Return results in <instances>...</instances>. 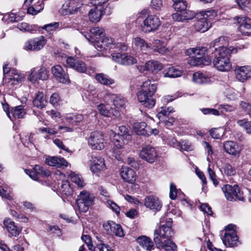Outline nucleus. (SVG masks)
Wrapping results in <instances>:
<instances>
[{
  "instance_id": "1",
  "label": "nucleus",
  "mask_w": 251,
  "mask_h": 251,
  "mask_svg": "<svg viewBox=\"0 0 251 251\" xmlns=\"http://www.w3.org/2000/svg\"><path fill=\"white\" fill-rule=\"evenodd\" d=\"M227 45L226 38L225 36H221L210 44L208 50L205 47H198L188 49L186 53L190 56L191 59L189 61V63L192 66H201V65H208L211 62V59L208 57H204L206 52L210 55L215 54L216 52H219L222 49H227L225 46Z\"/></svg>"
},
{
  "instance_id": "2",
  "label": "nucleus",
  "mask_w": 251,
  "mask_h": 251,
  "mask_svg": "<svg viewBox=\"0 0 251 251\" xmlns=\"http://www.w3.org/2000/svg\"><path fill=\"white\" fill-rule=\"evenodd\" d=\"M172 223L171 218L166 219L165 224H162L154 232L153 240L157 247L165 251H177L176 245L171 239L174 234Z\"/></svg>"
},
{
  "instance_id": "3",
  "label": "nucleus",
  "mask_w": 251,
  "mask_h": 251,
  "mask_svg": "<svg viewBox=\"0 0 251 251\" xmlns=\"http://www.w3.org/2000/svg\"><path fill=\"white\" fill-rule=\"evenodd\" d=\"M237 50L232 47L228 49H223L216 52L215 54L210 55L208 57L211 60L214 67L219 71L226 72L229 71L231 65L229 60V57L232 53H236Z\"/></svg>"
},
{
  "instance_id": "4",
  "label": "nucleus",
  "mask_w": 251,
  "mask_h": 251,
  "mask_svg": "<svg viewBox=\"0 0 251 251\" xmlns=\"http://www.w3.org/2000/svg\"><path fill=\"white\" fill-rule=\"evenodd\" d=\"M155 83H151L149 79L144 82L142 89L137 93V98L139 101L148 108L153 107L155 103V100L152 96L156 90Z\"/></svg>"
},
{
  "instance_id": "5",
  "label": "nucleus",
  "mask_w": 251,
  "mask_h": 251,
  "mask_svg": "<svg viewBox=\"0 0 251 251\" xmlns=\"http://www.w3.org/2000/svg\"><path fill=\"white\" fill-rule=\"evenodd\" d=\"M94 196L90 193L82 191L77 196L76 204L80 212H86L94 203Z\"/></svg>"
},
{
  "instance_id": "6",
  "label": "nucleus",
  "mask_w": 251,
  "mask_h": 251,
  "mask_svg": "<svg viewBox=\"0 0 251 251\" xmlns=\"http://www.w3.org/2000/svg\"><path fill=\"white\" fill-rule=\"evenodd\" d=\"M235 226L232 224L225 227L226 232L222 239L223 243L226 247H235L240 244L235 229Z\"/></svg>"
},
{
  "instance_id": "7",
  "label": "nucleus",
  "mask_w": 251,
  "mask_h": 251,
  "mask_svg": "<svg viewBox=\"0 0 251 251\" xmlns=\"http://www.w3.org/2000/svg\"><path fill=\"white\" fill-rule=\"evenodd\" d=\"M222 191L226 199L229 201H235L237 200L241 201H244L243 192L241 191L236 184L231 186L229 184L225 185L222 187Z\"/></svg>"
},
{
  "instance_id": "8",
  "label": "nucleus",
  "mask_w": 251,
  "mask_h": 251,
  "mask_svg": "<svg viewBox=\"0 0 251 251\" xmlns=\"http://www.w3.org/2000/svg\"><path fill=\"white\" fill-rule=\"evenodd\" d=\"M120 133L114 134L112 141L114 146L117 149H122L130 139V136L128 133V129L125 126L119 127Z\"/></svg>"
},
{
  "instance_id": "9",
  "label": "nucleus",
  "mask_w": 251,
  "mask_h": 251,
  "mask_svg": "<svg viewBox=\"0 0 251 251\" xmlns=\"http://www.w3.org/2000/svg\"><path fill=\"white\" fill-rule=\"evenodd\" d=\"M47 43V40L43 36L30 39L24 44L23 49L26 51H38L42 50Z\"/></svg>"
},
{
  "instance_id": "10",
  "label": "nucleus",
  "mask_w": 251,
  "mask_h": 251,
  "mask_svg": "<svg viewBox=\"0 0 251 251\" xmlns=\"http://www.w3.org/2000/svg\"><path fill=\"white\" fill-rule=\"evenodd\" d=\"M160 25L159 18L156 15H150L144 20L141 29L143 32L146 33L154 32L158 29Z\"/></svg>"
},
{
  "instance_id": "11",
  "label": "nucleus",
  "mask_w": 251,
  "mask_h": 251,
  "mask_svg": "<svg viewBox=\"0 0 251 251\" xmlns=\"http://www.w3.org/2000/svg\"><path fill=\"white\" fill-rule=\"evenodd\" d=\"M88 145L92 149L101 150L104 147V138L102 133L95 131L90 135L88 141Z\"/></svg>"
},
{
  "instance_id": "12",
  "label": "nucleus",
  "mask_w": 251,
  "mask_h": 251,
  "mask_svg": "<svg viewBox=\"0 0 251 251\" xmlns=\"http://www.w3.org/2000/svg\"><path fill=\"white\" fill-rule=\"evenodd\" d=\"M94 46L98 50H108L115 48H120L121 45L114 43V40L110 37H105L104 35L94 45Z\"/></svg>"
},
{
  "instance_id": "13",
  "label": "nucleus",
  "mask_w": 251,
  "mask_h": 251,
  "mask_svg": "<svg viewBox=\"0 0 251 251\" xmlns=\"http://www.w3.org/2000/svg\"><path fill=\"white\" fill-rule=\"evenodd\" d=\"M3 71L4 74L9 73V77H7V76H5L4 78L6 80L7 79L8 83L11 85H15L22 82L24 78V75L23 74H20L18 73L17 70L13 69L10 70L7 65H4L3 67Z\"/></svg>"
},
{
  "instance_id": "14",
  "label": "nucleus",
  "mask_w": 251,
  "mask_h": 251,
  "mask_svg": "<svg viewBox=\"0 0 251 251\" xmlns=\"http://www.w3.org/2000/svg\"><path fill=\"white\" fill-rule=\"evenodd\" d=\"M112 59L123 65H130L137 63V59L127 53L113 52L111 54Z\"/></svg>"
},
{
  "instance_id": "15",
  "label": "nucleus",
  "mask_w": 251,
  "mask_h": 251,
  "mask_svg": "<svg viewBox=\"0 0 251 251\" xmlns=\"http://www.w3.org/2000/svg\"><path fill=\"white\" fill-rule=\"evenodd\" d=\"M66 62L68 67L78 73H84L87 70L85 63L77 58L68 57L66 58Z\"/></svg>"
},
{
  "instance_id": "16",
  "label": "nucleus",
  "mask_w": 251,
  "mask_h": 251,
  "mask_svg": "<svg viewBox=\"0 0 251 251\" xmlns=\"http://www.w3.org/2000/svg\"><path fill=\"white\" fill-rule=\"evenodd\" d=\"M139 155L142 159L150 163L154 162L157 156L155 148L150 146H147L143 148Z\"/></svg>"
},
{
  "instance_id": "17",
  "label": "nucleus",
  "mask_w": 251,
  "mask_h": 251,
  "mask_svg": "<svg viewBox=\"0 0 251 251\" xmlns=\"http://www.w3.org/2000/svg\"><path fill=\"white\" fill-rule=\"evenodd\" d=\"M234 19L239 24V29L245 35H251V20L245 17H236Z\"/></svg>"
},
{
  "instance_id": "18",
  "label": "nucleus",
  "mask_w": 251,
  "mask_h": 251,
  "mask_svg": "<svg viewBox=\"0 0 251 251\" xmlns=\"http://www.w3.org/2000/svg\"><path fill=\"white\" fill-rule=\"evenodd\" d=\"M90 170L93 173L98 174L106 169L104 160L100 156H92L91 160Z\"/></svg>"
},
{
  "instance_id": "19",
  "label": "nucleus",
  "mask_w": 251,
  "mask_h": 251,
  "mask_svg": "<svg viewBox=\"0 0 251 251\" xmlns=\"http://www.w3.org/2000/svg\"><path fill=\"white\" fill-rule=\"evenodd\" d=\"M51 72L54 77L58 82L62 83H68L70 82L68 75L66 73L61 66H54L51 68Z\"/></svg>"
},
{
  "instance_id": "20",
  "label": "nucleus",
  "mask_w": 251,
  "mask_h": 251,
  "mask_svg": "<svg viewBox=\"0 0 251 251\" xmlns=\"http://www.w3.org/2000/svg\"><path fill=\"white\" fill-rule=\"evenodd\" d=\"M91 35H85L87 40L92 43L93 45L97 41L100 39L104 35V29L100 27H95L90 30Z\"/></svg>"
},
{
  "instance_id": "21",
  "label": "nucleus",
  "mask_w": 251,
  "mask_h": 251,
  "mask_svg": "<svg viewBox=\"0 0 251 251\" xmlns=\"http://www.w3.org/2000/svg\"><path fill=\"white\" fill-rule=\"evenodd\" d=\"M145 205L151 210L158 211L160 210L162 205L158 198L150 196L145 198Z\"/></svg>"
},
{
  "instance_id": "22",
  "label": "nucleus",
  "mask_w": 251,
  "mask_h": 251,
  "mask_svg": "<svg viewBox=\"0 0 251 251\" xmlns=\"http://www.w3.org/2000/svg\"><path fill=\"white\" fill-rule=\"evenodd\" d=\"M251 68L250 66L236 67L235 73L236 78L240 81L244 82L250 77Z\"/></svg>"
},
{
  "instance_id": "23",
  "label": "nucleus",
  "mask_w": 251,
  "mask_h": 251,
  "mask_svg": "<svg viewBox=\"0 0 251 251\" xmlns=\"http://www.w3.org/2000/svg\"><path fill=\"white\" fill-rule=\"evenodd\" d=\"M120 175L123 179L128 183H133L136 180V175L134 171L127 167L121 168Z\"/></svg>"
},
{
  "instance_id": "24",
  "label": "nucleus",
  "mask_w": 251,
  "mask_h": 251,
  "mask_svg": "<svg viewBox=\"0 0 251 251\" xmlns=\"http://www.w3.org/2000/svg\"><path fill=\"white\" fill-rule=\"evenodd\" d=\"M195 16L194 12L190 10H184L182 12H176L172 15L173 19L178 22H184L191 20Z\"/></svg>"
},
{
  "instance_id": "25",
  "label": "nucleus",
  "mask_w": 251,
  "mask_h": 251,
  "mask_svg": "<svg viewBox=\"0 0 251 251\" xmlns=\"http://www.w3.org/2000/svg\"><path fill=\"white\" fill-rule=\"evenodd\" d=\"M45 162L49 166L56 168L67 167L68 164L67 161L63 158L56 156H48L46 158Z\"/></svg>"
},
{
  "instance_id": "26",
  "label": "nucleus",
  "mask_w": 251,
  "mask_h": 251,
  "mask_svg": "<svg viewBox=\"0 0 251 251\" xmlns=\"http://www.w3.org/2000/svg\"><path fill=\"white\" fill-rule=\"evenodd\" d=\"M108 99H110L114 105L118 108L123 107L126 102V99L121 95L112 94H108L104 97V100L107 101Z\"/></svg>"
},
{
  "instance_id": "27",
  "label": "nucleus",
  "mask_w": 251,
  "mask_h": 251,
  "mask_svg": "<svg viewBox=\"0 0 251 251\" xmlns=\"http://www.w3.org/2000/svg\"><path fill=\"white\" fill-rule=\"evenodd\" d=\"M132 46L136 49H139L144 54H147V51L151 48L143 39L139 37H136L133 39Z\"/></svg>"
},
{
  "instance_id": "28",
  "label": "nucleus",
  "mask_w": 251,
  "mask_h": 251,
  "mask_svg": "<svg viewBox=\"0 0 251 251\" xmlns=\"http://www.w3.org/2000/svg\"><path fill=\"white\" fill-rule=\"evenodd\" d=\"M136 242L143 248L148 251L154 249V244L151 239L146 236H140L136 239Z\"/></svg>"
},
{
  "instance_id": "29",
  "label": "nucleus",
  "mask_w": 251,
  "mask_h": 251,
  "mask_svg": "<svg viewBox=\"0 0 251 251\" xmlns=\"http://www.w3.org/2000/svg\"><path fill=\"white\" fill-rule=\"evenodd\" d=\"M4 226L12 235L16 236L19 234L21 229L17 226L15 223L10 219H6L3 221Z\"/></svg>"
},
{
  "instance_id": "30",
  "label": "nucleus",
  "mask_w": 251,
  "mask_h": 251,
  "mask_svg": "<svg viewBox=\"0 0 251 251\" xmlns=\"http://www.w3.org/2000/svg\"><path fill=\"white\" fill-rule=\"evenodd\" d=\"M82 4L80 0H70L69 1L65 3L63 6L67 7V11L71 14H74L77 11Z\"/></svg>"
},
{
  "instance_id": "31",
  "label": "nucleus",
  "mask_w": 251,
  "mask_h": 251,
  "mask_svg": "<svg viewBox=\"0 0 251 251\" xmlns=\"http://www.w3.org/2000/svg\"><path fill=\"white\" fill-rule=\"evenodd\" d=\"M224 148L227 153L236 156L239 153V148L236 143L228 141L224 144Z\"/></svg>"
},
{
  "instance_id": "32",
  "label": "nucleus",
  "mask_w": 251,
  "mask_h": 251,
  "mask_svg": "<svg viewBox=\"0 0 251 251\" xmlns=\"http://www.w3.org/2000/svg\"><path fill=\"white\" fill-rule=\"evenodd\" d=\"M25 114V112L24 109V106L18 105L12 107L10 110L11 118L9 119L13 121L16 119L23 118Z\"/></svg>"
},
{
  "instance_id": "33",
  "label": "nucleus",
  "mask_w": 251,
  "mask_h": 251,
  "mask_svg": "<svg viewBox=\"0 0 251 251\" xmlns=\"http://www.w3.org/2000/svg\"><path fill=\"white\" fill-rule=\"evenodd\" d=\"M102 14L101 8L97 6L90 10L89 18L92 22L97 23L100 20Z\"/></svg>"
},
{
  "instance_id": "34",
  "label": "nucleus",
  "mask_w": 251,
  "mask_h": 251,
  "mask_svg": "<svg viewBox=\"0 0 251 251\" xmlns=\"http://www.w3.org/2000/svg\"><path fill=\"white\" fill-rule=\"evenodd\" d=\"M133 127L137 134L139 135L149 136L150 134L148 132L147 124L145 122H137L134 124Z\"/></svg>"
},
{
  "instance_id": "35",
  "label": "nucleus",
  "mask_w": 251,
  "mask_h": 251,
  "mask_svg": "<svg viewBox=\"0 0 251 251\" xmlns=\"http://www.w3.org/2000/svg\"><path fill=\"white\" fill-rule=\"evenodd\" d=\"M47 101L44 94L39 92L33 100V105L39 108H44L47 104Z\"/></svg>"
},
{
  "instance_id": "36",
  "label": "nucleus",
  "mask_w": 251,
  "mask_h": 251,
  "mask_svg": "<svg viewBox=\"0 0 251 251\" xmlns=\"http://www.w3.org/2000/svg\"><path fill=\"white\" fill-rule=\"evenodd\" d=\"M211 26V22H208L201 18L194 25L195 29L201 32L207 31Z\"/></svg>"
},
{
  "instance_id": "37",
  "label": "nucleus",
  "mask_w": 251,
  "mask_h": 251,
  "mask_svg": "<svg viewBox=\"0 0 251 251\" xmlns=\"http://www.w3.org/2000/svg\"><path fill=\"white\" fill-rule=\"evenodd\" d=\"M58 188L62 195L71 196L73 193V190L67 181L63 180L60 186H58Z\"/></svg>"
},
{
  "instance_id": "38",
  "label": "nucleus",
  "mask_w": 251,
  "mask_h": 251,
  "mask_svg": "<svg viewBox=\"0 0 251 251\" xmlns=\"http://www.w3.org/2000/svg\"><path fill=\"white\" fill-rule=\"evenodd\" d=\"M151 47L154 51L160 54H163L168 51L163 42L159 40H154L151 43Z\"/></svg>"
},
{
  "instance_id": "39",
  "label": "nucleus",
  "mask_w": 251,
  "mask_h": 251,
  "mask_svg": "<svg viewBox=\"0 0 251 251\" xmlns=\"http://www.w3.org/2000/svg\"><path fill=\"white\" fill-rule=\"evenodd\" d=\"M193 81L198 84H206L210 81V78L206 75L200 72H196L193 74Z\"/></svg>"
},
{
  "instance_id": "40",
  "label": "nucleus",
  "mask_w": 251,
  "mask_h": 251,
  "mask_svg": "<svg viewBox=\"0 0 251 251\" xmlns=\"http://www.w3.org/2000/svg\"><path fill=\"white\" fill-rule=\"evenodd\" d=\"M162 68V64L157 61L151 60L146 63V69L150 72H158Z\"/></svg>"
},
{
  "instance_id": "41",
  "label": "nucleus",
  "mask_w": 251,
  "mask_h": 251,
  "mask_svg": "<svg viewBox=\"0 0 251 251\" xmlns=\"http://www.w3.org/2000/svg\"><path fill=\"white\" fill-rule=\"evenodd\" d=\"M164 76L169 77H177L181 76L182 72L175 67H169L163 71Z\"/></svg>"
},
{
  "instance_id": "42",
  "label": "nucleus",
  "mask_w": 251,
  "mask_h": 251,
  "mask_svg": "<svg viewBox=\"0 0 251 251\" xmlns=\"http://www.w3.org/2000/svg\"><path fill=\"white\" fill-rule=\"evenodd\" d=\"M95 77L99 82L103 85H109L114 83L113 79L103 74H98Z\"/></svg>"
},
{
  "instance_id": "43",
  "label": "nucleus",
  "mask_w": 251,
  "mask_h": 251,
  "mask_svg": "<svg viewBox=\"0 0 251 251\" xmlns=\"http://www.w3.org/2000/svg\"><path fill=\"white\" fill-rule=\"evenodd\" d=\"M200 15L202 17L203 20L208 22L211 21L217 16V12L213 9L202 11L200 12Z\"/></svg>"
},
{
  "instance_id": "44",
  "label": "nucleus",
  "mask_w": 251,
  "mask_h": 251,
  "mask_svg": "<svg viewBox=\"0 0 251 251\" xmlns=\"http://www.w3.org/2000/svg\"><path fill=\"white\" fill-rule=\"evenodd\" d=\"M71 180L75 183L78 187L82 188L85 185L84 180L81 176L78 174H75L73 172H71L69 174Z\"/></svg>"
},
{
  "instance_id": "45",
  "label": "nucleus",
  "mask_w": 251,
  "mask_h": 251,
  "mask_svg": "<svg viewBox=\"0 0 251 251\" xmlns=\"http://www.w3.org/2000/svg\"><path fill=\"white\" fill-rule=\"evenodd\" d=\"M17 28L23 32L32 33L37 30V26L35 25H29L26 23H21L17 25Z\"/></svg>"
},
{
  "instance_id": "46",
  "label": "nucleus",
  "mask_w": 251,
  "mask_h": 251,
  "mask_svg": "<svg viewBox=\"0 0 251 251\" xmlns=\"http://www.w3.org/2000/svg\"><path fill=\"white\" fill-rule=\"evenodd\" d=\"M173 6L177 12H182L185 10L187 7L186 2L183 0H172Z\"/></svg>"
},
{
  "instance_id": "47",
  "label": "nucleus",
  "mask_w": 251,
  "mask_h": 251,
  "mask_svg": "<svg viewBox=\"0 0 251 251\" xmlns=\"http://www.w3.org/2000/svg\"><path fill=\"white\" fill-rule=\"evenodd\" d=\"M237 124L242 127H243L247 133H251V122L248 119H244L238 120L237 122Z\"/></svg>"
},
{
  "instance_id": "48",
  "label": "nucleus",
  "mask_w": 251,
  "mask_h": 251,
  "mask_svg": "<svg viewBox=\"0 0 251 251\" xmlns=\"http://www.w3.org/2000/svg\"><path fill=\"white\" fill-rule=\"evenodd\" d=\"M163 141L165 144L177 149L180 147L179 142H177L176 139L172 136L164 137Z\"/></svg>"
},
{
  "instance_id": "49",
  "label": "nucleus",
  "mask_w": 251,
  "mask_h": 251,
  "mask_svg": "<svg viewBox=\"0 0 251 251\" xmlns=\"http://www.w3.org/2000/svg\"><path fill=\"white\" fill-rule=\"evenodd\" d=\"M210 134L213 138L219 139L223 136L224 130L222 128L212 129L210 130Z\"/></svg>"
},
{
  "instance_id": "50",
  "label": "nucleus",
  "mask_w": 251,
  "mask_h": 251,
  "mask_svg": "<svg viewBox=\"0 0 251 251\" xmlns=\"http://www.w3.org/2000/svg\"><path fill=\"white\" fill-rule=\"evenodd\" d=\"M173 111V109L171 107L161 108V110L158 113L157 116L160 120H163L165 117L168 116Z\"/></svg>"
},
{
  "instance_id": "51",
  "label": "nucleus",
  "mask_w": 251,
  "mask_h": 251,
  "mask_svg": "<svg viewBox=\"0 0 251 251\" xmlns=\"http://www.w3.org/2000/svg\"><path fill=\"white\" fill-rule=\"evenodd\" d=\"M33 169L37 174L43 176H50V172L40 165H36Z\"/></svg>"
},
{
  "instance_id": "52",
  "label": "nucleus",
  "mask_w": 251,
  "mask_h": 251,
  "mask_svg": "<svg viewBox=\"0 0 251 251\" xmlns=\"http://www.w3.org/2000/svg\"><path fill=\"white\" fill-rule=\"evenodd\" d=\"M236 1L241 9L245 12H250L251 8L250 2L249 0H236Z\"/></svg>"
},
{
  "instance_id": "53",
  "label": "nucleus",
  "mask_w": 251,
  "mask_h": 251,
  "mask_svg": "<svg viewBox=\"0 0 251 251\" xmlns=\"http://www.w3.org/2000/svg\"><path fill=\"white\" fill-rule=\"evenodd\" d=\"M98 109L100 114L104 116H109L110 114V109L108 105H105L101 103L98 105Z\"/></svg>"
},
{
  "instance_id": "54",
  "label": "nucleus",
  "mask_w": 251,
  "mask_h": 251,
  "mask_svg": "<svg viewBox=\"0 0 251 251\" xmlns=\"http://www.w3.org/2000/svg\"><path fill=\"white\" fill-rule=\"evenodd\" d=\"M240 107L243 111L246 112L248 115L251 117V104L247 102L242 101L240 103Z\"/></svg>"
},
{
  "instance_id": "55",
  "label": "nucleus",
  "mask_w": 251,
  "mask_h": 251,
  "mask_svg": "<svg viewBox=\"0 0 251 251\" xmlns=\"http://www.w3.org/2000/svg\"><path fill=\"white\" fill-rule=\"evenodd\" d=\"M39 131L42 133H48L50 135L56 134L58 133L57 129L54 126L47 127H41L39 128Z\"/></svg>"
},
{
  "instance_id": "56",
  "label": "nucleus",
  "mask_w": 251,
  "mask_h": 251,
  "mask_svg": "<svg viewBox=\"0 0 251 251\" xmlns=\"http://www.w3.org/2000/svg\"><path fill=\"white\" fill-rule=\"evenodd\" d=\"M112 235H115L117 236L123 237L124 236L125 234L121 226L120 225L115 224L114 228L112 231Z\"/></svg>"
},
{
  "instance_id": "57",
  "label": "nucleus",
  "mask_w": 251,
  "mask_h": 251,
  "mask_svg": "<svg viewBox=\"0 0 251 251\" xmlns=\"http://www.w3.org/2000/svg\"><path fill=\"white\" fill-rule=\"evenodd\" d=\"M180 147L177 149L179 150H184L186 151L193 150V146L188 141H182L179 142Z\"/></svg>"
},
{
  "instance_id": "58",
  "label": "nucleus",
  "mask_w": 251,
  "mask_h": 251,
  "mask_svg": "<svg viewBox=\"0 0 251 251\" xmlns=\"http://www.w3.org/2000/svg\"><path fill=\"white\" fill-rule=\"evenodd\" d=\"M115 223L113 221H109L103 224V227L107 234L112 235V231Z\"/></svg>"
},
{
  "instance_id": "59",
  "label": "nucleus",
  "mask_w": 251,
  "mask_h": 251,
  "mask_svg": "<svg viewBox=\"0 0 251 251\" xmlns=\"http://www.w3.org/2000/svg\"><path fill=\"white\" fill-rule=\"evenodd\" d=\"M59 23L54 22L47 24L43 26L41 28L48 32L53 31L59 27Z\"/></svg>"
},
{
  "instance_id": "60",
  "label": "nucleus",
  "mask_w": 251,
  "mask_h": 251,
  "mask_svg": "<svg viewBox=\"0 0 251 251\" xmlns=\"http://www.w3.org/2000/svg\"><path fill=\"white\" fill-rule=\"evenodd\" d=\"M38 77L40 80H45L48 79V72L45 68H41L38 71Z\"/></svg>"
},
{
  "instance_id": "61",
  "label": "nucleus",
  "mask_w": 251,
  "mask_h": 251,
  "mask_svg": "<svg viewBox=\"0 0 251 251\" xmlns=\"http://www.w3.org/2000/svg\"><path fill=\"white\" fill-rule=\"evenodd\" d=\"M203 144L205 145V151L207 154V160L208 162H211V160L212 159V155L213 153L212 147L206 141L203 142Z\"/></svg>"
},
{
  "instance_id": "62",
  "label": "nucleus",
  "mask_w": 251,
  "mask_h": 251,
  "mask_svg": "<svg viewBox=\"0 0 251 251\" xmlns=\"http://www.w3.org/2000/svg\"><path fill=\"white\" fill-rule=\"evenodd\" d=\"M67 118L72 121V124H74V123L76 124L77 123L81 122L83 120V116L82 115L79 114L72 116H70L68 117Z\"/></svg>"
},
{
  "instance_id": "63",
  "label": "nucleus",
  "mask_w": 251,
  "mask_h": 251,
  "mask_svg": "<svg viewBox=\"0 0 251 251\" xmlns=\"http://www.w3.org/2000/svg\"><path fill=\"white\" fill-rule=\"evenodd\" d=\"M224 172L227 176H234L236 174L235 170L229 164H226L224 168Z\"/></svg>"
},
{
  "instance_id": "64",
  "label": "nucleus",
  "mask_w": 251,
  "mask_h": 251,
  "mask_svg": "<svg viewBox=\"0 0 251 251\" xmlns=\"http://www.w3.org/2000/svg\"><path fill=\"white\" fill-rule=\"evenodd\" d=\"M222 113L231 112L235 110V108L232 105L228 104L220 105L218 108Z\"/></svg>"
}]
</instances>
